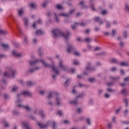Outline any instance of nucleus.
Instances as JSON below:
<instances>
[{
  "mask_svg": "<svg viewBox=\"0 0 129 129\" xmlns=\"http://www.w3.org/2000/svg\"><path fill=\"white\" fill-rule=\"evenodd\" d=\"M23 14H24V10H23V9H21L18 11V15L20 17H22L23 16Z\"/></svg>",
  "mask_w": 129,
  "mask_h": 129,
  "instance_id": "obj_18",
  "label": "nucleus"
},
{
  "mask_svg": "<svg viewBox=\"0 0 129 129\" xmlns=\"http://www.w3.org/2000/svg\"><path fill=\"white\" fill-rule=\"evenodd\" d=\"M56 8L58 10H62V9L63 8L60 5H57L56 6Z\"/></svg>",
  "mask_w": 129,
  "mask_h": 129,
  "instance_id": "obj_27",
  "label": "nucleus"
},
{
  "mask_svg": "<svg viewBox=\"0 0 129 129\" xmlns=\"http://www.w3.org/2000/svg\"><path fill=\"white\" fill-rule=\"evenodd\" d=\"M2 47H3V48L4 50H8L10 48V46L8 44H6L5 43L2 44Z\"/></svg>",
  "mask_w": 129,
  "mask_h": 129,
  "instance_id": "obj_14",
  "label": "nucleus"
},
{
  "mask_svg": "<svg viewBox=\"0 0 129 129\" xmlns=\"http://www.w3.org/2000/svg\"><path fill=\"white\" fill-rule=\"evenodd\" d=\"M40 62H41V63H42V64H43V65L45 67H50L51 68H52L53 71H54V72H55V73H56V74H58L59 72H58V68H56V67H54V65L51 66V65L47 64L43 59L41 60H36L34 61H29V64H30V66H36V65H37V64H39V63H40Z\"/></svg>",
  "mask_w": 129,
  "mask_h": 129,
  "instance_id": "obj_1",
  "label": "nucleus"
},
{
  "mask_svg": "<svg viewBox=\"0 0 129 129\" xmlns=\"http://www.w3.org/2000/svg\"><path fill=\"white\" fill-rule=\"evenodd\" d=\"M124 101H125V103L126 106L127 107V103H128V99H124Z\"/></svg>",
  "mask_w": 129,
  "mask_h": 129,
  "instance_id": "obj_37",
  "label": "nucleus"
},
{
  "mask_svg": "<svg viewBox=\"0 0 129 129\" xmlns=\"http://www.w3.org/2000/svg\"><path fill=\"white\" fill-rule=\"evenodd\" d=\"M18 107H24V108H25L26 110H28V111L31 110V109L30 108V107H29V106H24L23 105H22L20 104L18 105Z\"/></svg>",
  "mask_w": 129,
  "mask_h": 129,
  "instance_id": "obj_12",
  "label": "nucleus"
},
{
  "mask_svg": "<svg viewBox=\"0 0 129 129\" xmlns=\"http://www.w3.org/2000/svg\"><path fill=\"white\" fill-rule=\"evenodd\" d=\"M39 69H40V67H36L34 69L30 70V72L31 73H33V72H35V70H39Z\"/></svg>",
  "mask_w": 129,
  "mask_h": 129,
  "instance_id": "obj_22",
  "label": "nucleus"
},
{
  "mask_svg": "<svg viewBox=\"0 0 129 129\" xmlns=\"http://www.w3.org/2000/svg\"><path fill=\"white\" fill-rule=\"evenodd\" d=\"M52 34L54 35V37H63L66 40L68 39L69 35H70V33L69 32H67V33H63L61 30L59 29H53L52 30Z\"/></svg>",
  "mask_w": 129,
  "mask_h": 129,
  "instance_id": "obj_2",
  "label": "nucleus"
},
{
  "mask_svg": "<svg viewBox=\"0 0 129 129\" xmlns=\"http://www.w3.org/2000/svg\"><path fill=\"white\" fill-rule=\"evenodd\" d=\"M119 45H120V47H123V46H124V43L121 42V43L119 44Z\"/></svg>",
  "mask_w": 129,
  "mask_h": 129,
  "instance_id": "obj_48",
  "label": "nucleus"
},
{
  "mask_svg": "<svg viewBox=\"0 0 129 129\" xmlns=\"http://www.w3.org/2000/svg\"><path fill=\"white\" fill-rule=\"evenodd\" d=\"M17 89H18V87H14L13 89H12V91H16V90H17Z\"/></svg>",
  "mask_w": 129,
  "mask_h": 129,
  "instance_id": "obj_46",
  "label": "nucleus"
},
{
  "mask_svg": "<svg viewBox=\"0 0 129 129\" xmlns=\"http://www.w3.org/2000/svg\"><path fill=\"white\" fill-rule=\"evenodd\" d=\"M46 6H47V3H44L42 5L43 8H45V7H46Z\"/></svg>",
  "mask_w": 129,
  "mask_h": 129,
  "instance_id": "obj_59",
  "label": "nucleus"
},
{
  "mask_svg": "<svg viewBox=\"0 0 129 129\" xmlns=\"http://www.w3.org/2000/svg\"><path fill=\"white\" fill-rule=\"evenodd\" d=\"M85 41L86 42V43H89L90 42V38H86L85 39Z\"/></svg>",
  "mask_w": 129,
  "mask_h": 129,
  "instance_id": "obj_34",
  "label": "nucleus"
},
{
  "mask_svg": "<svg viewBox=\"0 0 129 129\" xmlns=\"http://www.w3.org/2000/svg\"><path fill=\"white\" fill-rule=\"evenodd\" d=\"M113 84L112 83H107V85L108 86H111V85H112Z\"/></svg>",
  "mask_w": 129,
  "mask_h": 129,
  "instance_id": "obj_58",
  "label": "nucleus"
},
{
  "mask_svg": "<svg viewBox=\"0 0 129 129\" xmlns=\"http://www.w3.org/2000/svg\"><path fill=\"white\" fill-rule=\"evenodd\" d=\"M70 103L71 104H74V105L77 104V101L75 100V101H71L70 102Z\"/></svg>",
  "mask_w": 129,
  "mask_h": 129,
  "instance_id": "obj_24",
  "label": "nucleus"
},
{
  "mask_svg": "<svg viewBox=\"0 0 129 129\" xmlns=\"http://www.w3.org/2000/svg\"><path fill=\"white\" fill-rule=\"evenodd\" d=\"M59 67H60V68L63 70H67V67L64 66L63 65V61L62 60L59 61Z\"/></svg>",
  "mask_w": 129,
  "mask_h": 129,
  "instance_id": "obj_6",
  "label": "nucleus"
},
{
  "mask_svg": "<svg viewBox=\"0 0 129 129\" xmlns=\"http://www.w3.org/2000/svg\"><path fill=\"white\" fill-rule=\"evenodd\" d=\"M36 35H43L44 34V32L42 31L41 30H38L35 32Z\"/></svg>",
  "mask_w": 129,
  "mask_h": 129,
  "instance_id": "obj_17",
  "label": "nucleus"
},
{
  "mask_svg": "<svg viewBox=\"0 0 129 129\" xmlns=\"http://www.w3.org/2000/svg\"><path fill=\"white\" fill-rule=\"evenodd\" d=\"M74 65H79V61L78 60H74Z\"/></svg>",
  "mask_w": 129,
  "mask_h": 129,
  "instance_id": "obj_30",
  "label": "nucleus"
},
{
  "mask_svg": "<svg viewBox=\"0 0 129 129\" xmlns=\"http://www.w3.org/2000/svg\"><path fill=\"white\" fill-rule=\"evenodd\" d=\"M4 97H5V98H6V99L8 98V97H9V95H8V94H5V95H4Z\"/></svg>",
  "mask_w": 129,
  "mask_h": 129,
  "instance_id": "obj_62",
  "label": "nucleus"
},
{
  "mask_svg": "<svg viewBox=\"0 0 129 129\" xmlns=\"http://www.w3.org/2000/svg\"><path fill=\"white\" fill-rule=\"evenodd\" d=\"M67 51L68 53H71L74 51V47L72 46V45H68V47L67 48Z\"/></svg>",
  "mask_w": 129,
  "mask_h": 129,
  "instance_id": "obj_5",
  "label": "nucleus"
},
{
  "mask_svg": "<svg viewBox=\"0 0 129 129\" xmlns=\"http://www.w3.org/2000/svg\"><path fill=\"white\" fill-rule=\"evenodd\" d=\"M52 96H56V100L57 101V105H60V100L59 99V94L57 92H50L49 95L48 96V98L50 99Z\"/></svg>",
  "mask_w": 129,
  "mask_h": 129,
  "instance_id": "obj_3",
  "label": "nucleus"
},
{
  "mask_svg": "<svg viewBox=\"0 0 129 129\" xmlns=\"http://www.w3.org/2000/svg\"><path fill=\"white\" fill-rule=\"evenodd\" d=\"M106 26L107 28H108L110 27V24L108 22H106Z\"/></svg>",
  "mask_w": 129,
  "mask_h": 129,
  "instance_id": "obj_45",
  "label": "nucleus"
},
{
  "mask_svg": "<svg viewBox=\"0 0 129 129\" xmlns=\"http://www.w3.org/2000/svg\"><path fill=\"white\" fill-rule=\"evenodd\" d=\"M121 66H129V64L127 62H121L120 63Z\"/></svg>",
  "mask_w": 129,
  "mask_h": 129,
  "instance_id": "obj_20",
  "label": "nucleus"
},
{
  "mask_svg": "<svg viewBox=\"0 0 129 129\" xmlns=\"http://www.w3.org/2000/svg\"><path fill=\"white\" fill-rule=\"evenodd\" d=\"M54 16L55 17L56 22H59V20H58V18L57 17V15H56V14H54Z\"/></svg>",
  "mask_w": 129,
  "mask_h": 129,
  "instance_id": "obj_57",
  "label": "nucleus"
},
{
  "mask_svg": "<svg viewBox=\"0 0 129 129\" xmlns=\"http://www.w3.org/2000/svg\"><path fill=\"white\" fill-rule=\"evenodd\" d=\"M120 110V108H119L118 109H117L116 110V112H115V113H118V112H119V111Z\"/></svg>",
  "mask_w": 129,
  "mask_h": 129,
  "instance_id": "obj_53",
  "label": "nucleus"
},
{
  "mask_svg": "<svg viewBox=\"0 0 129 129\" xmlns=\"http://www.w3.org/2000/svg\"><path fill=\"white\" fill-rule=\"evenodd\" d=\"M22 125L24 128L31 129V128H30L29 126V125H28V124L26 122H22Z\"/></svg>",
  "mask_w": 129,
  "mask_h": 129,
  "instance_id": "obj_13",
  "label": "nucleus"
},
{
  "mask_svg": "<svg viewBox=\"0 0 129 129\" xmlns=\"http://www.w3.org/2000/svg\"><path fill=\"white\" fill-rule=\"evenodd\" d=\"M12 54L15 57H21V56H22V54H21V53H17V51L15 50L12 52Z\"/></svg>",
  "mask_w": 129,
  "mask_h": 129,
  "instance_id": "obj_8",
  "label": "nucleus"
},
{
  "mask_svg": "<svg viewBox=\"0 0 129 129\" xmlns=\"http://www.w3.org/2000/svg\"><path fill=\"white\" fill-rule=\"evenodd\" d=\"M111 79H112V80H113V81H115V80H117V79H119V78L117 77V78H113L112 77H111Z\"/></svg>",
  "mask_w": 129,
  "mask_h": 129,
  "instance_id": "obj_33",
  "label": "nucleus"
},
{
  "mask_svg": "<svg viewBox=\"0 0 129 129\" xmlns=\"http://www.w3.org/2000/svg\"><path fill=\"white\" fill-rule=\"evenodd\" d=\"M121 93H122V94H126V90L123 89L121 91Z\"/></svg>",
  "mask_w": 129,
  "mask_h": 129,
  "instance_id": "obj_39",
  "label": "nucleus"
},
{
  "mask_svg": "<svg viewBox=\"0 0 129 129\" xmlns=\"http://www.w3.org/2000/svg\"><path fill=\"white\" fill-rule=\"evenodd\" d=\"M111 70L112 72H113L114 71H115L116 70V68H112Z\"/></svg>",
  "mask_w": 129,
  "mask_h": 129,
  "instance_id": "obj_50",
  "label": "nucleus"
},
{
  "mask_svg": "<svg viewBox=\"0 0 129 129\" xmlns=\"http://www.w3.org/2000/svg\"><path fill=\"white\" fill-rule=\"evenodd\" d=\"M36 25H37V23L36 22H34V24H33V28H35Z\"/></svg>",
  "mask_w": 129,
  "mask_h": 129,
  "instance_id": "obj_56",
  "label": "nucleus"
},
{
  "mask_svg": "<svg viewBox=\"0 0 129 129\" xmlns=\"http://www.w3.org/2000/svg\"><path fill=\"white\" fill-rule=\"evenodd\" d=\"M70 71L71 72H72V73H74V72L75 71V69H71V70H70Z\"/></svg>",
  "mask_w": 129,
  "mask_h": 129,
  "instance_id": "obj_49",
  "label": "nucleus"
},
{
  "mask_svg": "<svg viewBox=\"0 0 129 129\" xmlns=\"http://www.w3.org/2000/svg\"><path fill=\"white\" fill-rule=\"evenodd\" d=\"M83 96H84V94H80L79 96H78L77 97V98H82V97H83Z\"/></svg>",
  "mask_w": 129,
  "mask_h": 129,
  "instance_id": "obj_31",
  "label": "nucleus"
},
{
  "mask_svg": "<svg viewBox=\"0 0 129 129\" xmlns=\"http://www.w3.org/2000/svg\"><path fill=\"white\" fill-rule=\"evenodd\" d=\"M115 119H116V117H113L112 119L113 122H115Z\"/></svg>",
  "mask_w": 129,
  "mask_h": 129,
  "instance_id": "obj_63",
  "label": "nucleus"
},
{
  "mask_svg": "<svg viewBox=\"0 0 129 129\" xmlns=\"http://www.w3.org/2000/svg\"><path fill=\"white\" fill-rule=\"evenodd\" d=\"M22 94L24 96H31V95H32V93H31L30 92H28V91L23 92Z\"/></svg>",
  "mask_w": 129,
  "mask_h": 129,
  "instance_id": "obj_9",
  "label": "nucleus"
},
{
  "mask_svg": "<svg viewBox=\"0 0 129 129\" xmlns=\"http://www.w3.org/2000/svg\"><path fill=\"white\" fill-rule=\"evenodd\" d=\"M59 16H61L62 17H69V14H65V13H61L59 14Z\"/></svg>",
  "mask_w": 129,
  "mask_h": 129,
  "instance_id": "obj_21",
  "label": "nucleus"
},
{
  "mask_svg": "<svg viewBox=\"0 0 129 129\" xmlns=\"http://www.w3.org/2000/svg\"><path fill=\"white\" fill-rule=\"evenodd\" d=\"M77 112L78 113H81V112H82V109L80 108H79L78 109H77Z\"/></svg>",
  "mask_w": 129,
  "mask_h": 129,
  "instance_id": "obj_36",
  "label": "nucleus"
},
{
  "mask_svg": "<svg viewBox=\"0 0 129 129\" xmlns=\"http://www.w3.org/2000/svg\"><path fill=\"white\" fill-rule=\"evenodd\" d=\"M110 62L111 63H116V62H117V60H116V59L113 58L110 60Z\"/></svg>",
  "mask_w": 129,
  "mask_h": 129,
  "instance_id": "obj_23",
  "label": "nucleus"
},
{
  "mask_svg": "<svg viewBox=\"0 0 129 129\" xmlns=\"http://www.w3.org/2000/svg\"><path fill=\"white\" fill-rule=\"evenodd\" d=\"M95 22H98V23H100V25H102L103 24V22L101 21L100 20V18L99 17H96L95 18Z\"/></svg>",
  "mask_w": 129,
  "mask_h": 129,
  "instance_id": "obj_11",
  "label": "nucleus"
},
{
  "mask_svg": "<svg viewBox=\"0 0 129 129\" xmlns=\"http://www.w3.org/2000/svg\"><path fill=\"white\" fill-rule=\"evenodd\" d=\"M86 70H88V71H93V69L90 68V62L88 63V66L86 68Z\"/></svg>",
  "mask_w": 129,
  "mask_h": 129,
  "instance_id": "obj_15",
  "label": "nucleus"
},
{
  "mask_svg": "<svg viewBox=\"0 0 129 129\" xmlns=\"http://www.w3.org/2000/svg\"><path fill=\"white\" fill-rule=\"evenodd\" d=\"M105 97L106 98H109V97H110V95L109 94H105Z\"/></svg>",
  "mask_w": 129,
  "mask_h": 129,
  "instance_id": "obj_41",
  "label": "nucleus"
},
{
  "mask_svg": "<svg viewBox=\"0 0 129 129\" xmlns=\"http://www.w3.org/2000/svg\"><path fill=\"white\" fill-rule=\"evenodd\" d=\"M37 23L38 24H42V20L39 19L38 21H37Z\"/></svg>",
  "mask_w": 129,
  "mask_h": 129,
  "instance_id": "obj_55",
  "label": "nucleus"
},
{
  "mask_svg": "<svg viewBox=\"0 0 129 129\" xmlns=\"http://www.w3.org/2000/svg\"><path fill=\"white\" fill-rule=\"evenodd\" d=\"M57 113L60 116H62L63 115V112H62V111H58Z\"/></svg>",
  "mask_w": 129,
  "mask_h": 129,
  "instance_id": "obj_32",
  "label": "nucleus"
},
{
  "mask_svg": "<svg viewBox=\"0 0 129 129\" xmlns=\"http://www.w3.org/2000/svg\"><path fill=\"white\" fill-rule=\"evenodd\" d=\"M50 122H51L48 121L46 125H43V124H42L41 123H38V125H39V126H40V127L41 128H46L47 126H48V125H49V124H50Z\"/></svg>",
  "mask_w": 129,
  "mask_h": 129,
  "instance_id": "obj_7",
  "label": "nucleus"
},
{
  "mask_svg": "<svg viewBox=\"0 0 129 129\" xmlns=\"http://www.w3.org/2000/svg\"><path fill=\"white\" fill-rule=\"evenodd\" d=\"M27 84L28 86H32V85H33L34 83L32 82H27Z\"/></svg>",
  "mask_w": 129,
  "mask_h": 129,
  "instance_id": "obj_26",
  "label": "nucleus"
},
{
  "mask_svg": "<svg viewBox=\"0 0 129 129\" xmlns=\"http://www.w3.org/2000/svg\"><path fill=\"white\" fill-rule=\"evenodd\" d=\"M42 48H39L38 49V52L39 53V55L40 56H42V54H43V52H42Z\"/></svg>",
  "mask_w": 129,
  "mask_h": 129,
  "instance_id": "obj_28",
  "label": "nucleus"
},
{
  "mask_svg": "<svg viewBox=\"0 0 129 129\" xmlns=\"http://www.w3.org/2000/svg\"><path fill=\"white\" fill-rule=\"evenodd\" d=\"M3 123H4V126H7V127L9 126V123H7V121H3Z\"/></svg>",
  "mask_w": 129,
  "mask_h": 129,
  "instance_id": "obj_29",
  "label": "nucleus"
},
{
  "mask_svg": "<svg viewBox=\"0 0 129 129\" xmlns=\"http://www.w3.org/2000/svg\"><path fill=\"white\" fill-rule=\"evenodd\" d=\"M95 81V79L94 78H90L89 79V81L90 82H94V81Z\"/></svg>",
  "mask_w": 129,
  "mask_h": 129,
  "instance_id": "obj_38",
  "label": "nucleus"
},
{
  "mask_svg": "<svg viewBox=\"0 0 129 129\" xmlns=\"http://www.w3.org/2000/svg\"><path fill=\"white\" fill-rule=\"evenodd\" d=\"M11 73L12 74V77H15V75L16 74L17 71H14L12 69H10L8 73L6 72L4 73V76L6 77H10Z\"/></svg>",
  "mask_w": 129,
  "mask_h": 129,
  "instance_id": "obj_4",
  "label": "nucleus"
},
{
  "mask_svg": "<svg viewBox=\"0 0 129 129\" xmlns=\"http://www.w3.org/2000/svg\"><path fill=\"white\" fill-rule=\"evenodd\" d=\"M69 80H70V79H68V80H67V81L65 82V84H65V85H66V86H68V85H67V84L68 83Z\"/></svg>",
  "mask_w": 129,
  "mask_h": 129,
  "instance_id": "obj_51",
  "label": "nucleus"
},
{
  "mask_svg": "<svg viewBox=\"0 0 129 129\" xmlns=\"http://www.w3.org/2000/svg\"><path fill=\"white\" fill-rule=\"evenodd\" d=\"M39 115L41 116L42 118H44L45 117V114L44 113V112L43 111L40 110L38 111Z\"/></svg>",
  "mask_w": 129,
  "mask_h": 129,
  "instance_id": "obj_10",
  "label": "nucleus"
},
{
  "mask_svg": "<svg viewBox=\"0 0 129 129\" xmlns=\"http://www.w3.org/2000/svg\"><path fill=\"white\" fill-rule=\"evenodd\" d=\"M80 25L82 26V27H84V26L86 25L85 23L82 22L80 24Z\"/></svg>",
  "mask_w": 129,
  "mask_h": 129,
  "instance_id": "obj_54",
  "label": "nucleus"
},
{
  "mask_svg": "<svg viewBox=\"0 0 129 129\" xmlns=\"http://www.w3.org/2000/svg\"><path fill=\"white\" fill-rule=\"evenodd\" d=\"M112 125V123L110 122V123H108V127L109 129H111V126Z\"/></svg>",
  "mask_w": 129,
  "mask_h": 129,
  "instance_id": "obj_35",
  "label": "nucleus"
},
{
  "mask_svg": "<svg viewBox=\"0 0 129 129\" xmlns=\"http://www.w3.org/2000/svg\"><path fill=\"white\" fill-rule=\"evenodd\" d=\"M29 7L32 8V9H36V8H37V4H36V3H31Z\"/></svg>",
  "mask_w": 129,
  "mask_h": 129,
  "instance_id": "obj_16",
  "label": "nucleus"
},
{
  "mask_svg": "<svg viewBox=\"0 0 129 129\" xmlns=\"http://www.w3.org/2000/svg\"><path fill=\"white\" fill-rule=\"evenodd\" d=\"M47 17H50L51 16V12H48L47 14Z\"/></svg>",
  "mask_w": 129,
  "mask_h": 129,
  "instance_id": "obj_64",
  "label": "nucleus"
},
{
  "mask_svg": "<svg viewBox=\"0 0 129 129\" xmlns=\"http://www.w3.org/2000/svg\"><path fill=\"white\" fill-rule=\"evenodd\" d=\"M124 81L125 82H127V81H129V77H128L125 78V79H124Z\"/></svg>",
  "mask_w": 129,
  "mask_h": 129,
  "instance_id": "obj_42",
  "label": "nucleus"
},
{
  "mask_svg": "<svg viewBox=\"0 0 129 129\" xmlns=\"http://www.w3.org/2000/svg\"><path fill=\"white\" fill-rule=\"evenodd\" d=\"M100 47H96L95 48V51H96L97 50H100Z\"/></svg>",
  "mask_w": 129,
  "mask_h": 129,
  "instance_id": "obj_61",
  "label": "nucleus"
},
{
  "mask_svg": "<svg viewBox=\"0 0 129 129\" xmlns=\"http://www.w3.org/2000/svg\"><path fill=\"white\" fill-rule=\"evenodd\" d=\"M56 122H55V121H53V122L52 128H53V129H56V128H57V126H56Z\"/></svg>",
  "mask_w": 129,
  "mask_h": 129,
  "instance_id": "obj_25",
  "label": "nucleus"
},
{
  "mask_svg": "<svg viewBox=\"0 0 129 129\" xmlns=\"http://www.w3.org/2000/svg\"><path fill=\"white\" fill-rule=\"evenodd\" d=\"M23 22L24 23V25L26 27L28 26V19L27 18H25L23 19Z\"/></svg>",
  "mask_w": 129,
  "mask_h": 129,
  "instance_id": "obj_19",
  "label": "nucleus"
},
{
  "mask_svg": "<svg viewBox=\"0 0 129 129\" xmlns=\"http://www.w3.org/2000/svg\"><path fill=\"white\" fill-rule=\"evenodd\" d=\"M74 55H76V56H79L80 55V54L79 53V52H78L77 51H75Z\"/></svg>",
  "mask_w": 129,
  "mask_h": 129,
  "instance_id": "obj_40",
  "label": "nucleus"
},
{
  "mask_svg": "<svg viewBox=\"0 0 129 129\" xmlns=\"http://www.w3.org/2000/svg\"><path fill=\"white\" fill-rule=\"evenodd\" d=\"M106 13H107L106 11L103 10L102 11V15H106Z\"/></svg>",
  "mask_w": 129,
  "mask_h": 129,
  "instance_id": "obj_44",
  "label": "nucleus"
},
{
  "mask_svg": "<svg viewBox=\"0 0 129 129\" xmlns=\"http://www.w3.org/2000/svg\"><path fill=\"white\" fill-rule=\"evenodd\" d=\"M125 9L127 10V11H128V12H129V7H128V5L125 4Z\"/></svg>",
  "mask_w": 129,
  "mask_h": 129,
  "instance_id": "obj_43",
  "label": "nucleus"
},
{
  "mask_svg": "<svg viewBox=\"0 0 129 129\" xmlns=\"http://www.w3.org/2000/svg\"><path fill=\"white\" fill-rule=\"evenodd\" d=\"M112 33V36H114L115 35V30H113Z\"/></svg>",
  "mask_w": 129,
  "mask_h": 129,
  "instance_id": "obj_52",
  "label": "nucleus"
},
{
  "mask_svg": "<svg viewBox=\"0 0 129 129\" xmlns=\"http://www.w3.org/2000/svg\"><path fill=\"white\" fill-rule=\"evenodd\" d=\"M64 123H65L66 124L67 123H69V120H64L63 121Z\"/></svg>",
  "mask_w": 129,
  "mask_h": 129,
  "instance_id": "obj_60",
  "label": "nucleus"
},
{
  "mask_svg": "<svg viewBox=\"0 0 129 129\" xmlns=\"http://www.w3.org/2000/svg\"><path fill=\"white\" fill-rule=\"evenodd\" d=\"M87 122L88 124L90 125V124H91V123H90V120L89 119H87Z\"/></svg>",
  "mask_w": 129,
  "mask_h": 129,
  "instance_id": "obj_47",
  "label": "nucleus"
}]
</instances>
